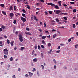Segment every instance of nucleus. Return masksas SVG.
Segmentation results:
<instances>
[{"instance_id": "36", "label": "nucleus", "mask_w": 78, "mask_h": 78, "mask_svg": "<svg viewBox=\"0 0 78 78\" xmlns=\"http://www.w3.org/2000/svg\"><path fill=\"white\" fill-rule=\"evenodd\" d=\"M34 20H36L37 19H36V17L34 16Z\"/></svg>"}, {"instance_id": "20", "label": "nucleus", "mask_w": 78, "mask_h": 78, "mask_svg": "<svg viewBox=\"0 0 78 78\" xmlns=\"http://www.w3.org/2000/svg\"><path fill=\"white\" fill-rule=\"evenodd\" d=\"M22 16H23L24 17H25L26 18H27V17H26V16H25V14L24 13H23L22 14Z\"/></svg>"}, {"instance_id": "42", "label": "nucleus", "mask_w": 78, "mask_h": 78, "mask_svg": "<svg viewBox=\"0 0 78 78\" xmlns=\"http://www.w3.org/2000/svg\"><path fill=\"white\" fill-rule=\"evenodd\" d=\"M36 5L37 6H39V5H40V3H36Z\"/></svg>"}, {"instance_id": "9", "label": "nucleus", "mask_w": 78, "mask_h": 78, "mask_svg": "<svg viewBox=\"0 0 78 78\" xmlns=\"http://www.w3.org/2000/svg\"><path fill=\"white\" fill-rule=\"evenodd\" d=\"M26 6L28 9H30V7L28 5H26Z\"/></svg>"}, {"instance_id": "18", "label": "nucleus", "mask_w": 78, "mask_h": 78, "mask_svg": "<svg viewBox=\"0 0 78 78\" xmlns=\"http://www.w3.org/2000/svg\"><path fill=\"white\" fill-rule=\"evenodd\" d=\"M42 69L43 70H44V66L43 65H41Z\"/></svg>"}, {"instance_id": "32", "label": "nucleus", "mask_w": 78, "mask_h": 78, "mask_svg": "<svg viewBox=\"0 0 78 78\" xmlns=\"http://www.w3.org/2000/svg\"><path fill=\"white\" fill-rule=\"evenodd\" d=\"M10 60L11 61H13V58H12V57H11L10 58Z\"/></svg>"}, {"instance_id": "55", "label": "nucleus", "mask_w": 78, "mask_h": 78, "mask_svg": "<svg viewBox=\"0 0 78 78\" xmlns=\"http://www.w3.org/2000/svg\"><path fill=\"white\" fill-rule=\"evenodd\" d=\"M51 3H47V5H51Z\"/></svg>"}, {"instance_id": "38", "label": "nucleus", "mask_w": 78, "mask_h": 78, "mask_svg": "<svg viewBox=\"0 0 78 78\" xmlns=\"http://www.w3.org/2000/svg\"><path fill=\"white\" fill-rule=\"evenodd\" d=\"M24 3L25 4V5H28V2L26 1V2H24Z\"/></svg>"}, {"instance_id": "39", "label": "nucleus", "mask_w": 78, "mask_h": 78, "mask_svg": "<svg viewBox=\"0 0 78 78\" xmlns=\"http://www.w3.org/2000/svg\"><path fill=\"white\" fill-rule=\"evenodd\" d=\"M41 47L42 48H45V47H44V45H41Z\"/></svg>"}, {"instance_id": "50", "label": "nucleus", "mask_w": 78, "mask_h": 78, "mask_svg": "<svg viewBox=\"0 0 78 78\" xmlns=\"http://www.w3.org/2000/svg\"><path fill=\"white\" fill-rule=\"evenodd\" d=\"M35 70H36V69L35 68H34L33 69V70H32V71L33 72H34L35 71Z\"/></svg>"}, {"instance_id": "47", "label": "nucleus", "mask_w": 78, "mask_h": 78, "mask_svg": "<svg viewBox=\"0 0 78 78\" xmlns=\"http://www.w3.org/2000/svg\"><path fill=\"white\" fill-rule=\"evenodd\" d=\"M38 30L40 32H42V30L41 29H38Z\"/></svg>"}, {"instance_id": "54", "label": "nucleus", "mask_w": 78, "mask_h": 78, "mask_svg": "<svg viewBox=\"0 0 78 78\" xmlns=\"http://www.w3.org/2000/svg\"><path fill=\"white\" fill-rule=\"evenodd\" d=\"M64 26H62V27H59V28H64Z\"/></svg>"}, {"instance_id": "5", "label": "nucleus", "mask_w": 78, "mask_h": 78, "mask_svg": "<svg viewBox=\"0 0 78 78\" xmlns=\"http://www.w3.org/2000/svg\"><path fill=\"white\" fill-rule=\"evenodd\" d=\"M51 23L52 25H55V20H51Z\"/></svg>"}, {"instance_id": "19", "label": "nucleus", "mask_w": 78, "mask_h": 78, "mask_svg": "<svg viewBox=\"0 0 78 78\" xmlns=\"http://www.w3.org/2000/svg\"><path fill=\"white\" fill-rule=\"evenodd\" d=\"M63 18L64 19V20H67V18L66 16H64L63 17Z\"/></svg>"}, {"instance_id": "25", "label": "nucleus", "mask_w": 78, "mask_h": 78, "mask_svg": "<svg viewBox=\"0 0 78 78\" xmlns=\"http://www.w3.org/2000/svg\"><path fill=\"white\" fill-rule=\"evenodd\" d=\"M16 22H17V21L16 20H14L13 21V23H14V24H16Z\"/></svg>"}, {"instance_id": "48", "label": "nucleus", "mask_w": 78, "mask_h": 78, "mask_svg": "<svg viewBox=\"0 0 78 78\" xmlns=\"http://www.w3.org/2000/svg\"><path fill=\"white\" fill-rule=\"evenodd\" d=\"M71 41V38H69L68 39V42H70Z\"/></svg>"}, {"instance_id": "41", "label": "nucleus", "mask_w": 78, "mask_h": 78, "mask_svg": "<svg viewBox=\"0 0 78 78\" xmlns=\"http://www.w3.org/2000/svg\"><path fill=\"white\" fill-rule=\"evenodd\" d=\"M42 44H45V41L44 40L42 41Z\"/></svg>"}, {"instance_id": "6", "label": "nucleus", "mask_w": 78, "mask_h": 78, "mask_svg": "<svg viewBox=\"0 0 78 78\" xmlns=\"http://www.w3.org/2000/svg\"><path fill=\"white\" fill-rule=\"evenodd\" d=\"M9 16L11 18H12L14 17V13H11L9 14Z\"/></svg>"}, {"instance_id": "15", "label": "nucleus", "mask_w": 78, "mask_h": 78, "mask_svg": "<svg viewBox=\"0 0 78 78\" xmlns=\"http://www.w3.org/2000/svg\"><path fill=\"white\" fill-rule=\"evenodd\" d=\"M60 14H64V15H67V13H61Z\"/></svg>"}, {"instance_id": "57", "label": "nucleus", "mask_w": 78, "mask_h": 78, "mask_svg": "<svg viewBox=\"0 0 78 78\" xmlns=\"http://www.w3.org/2000/svg\"><path fill=\"white\" fill-rule=\"evenodd\" d=\"M2 31H3V29H2V28H0V32Z\"/></svg>"}, {"instance_id": "21", "label": "nucleus", "mask_w": 78, "mask_h": 78, "mask_svg": "<svg viewBox=\"0 0 78 78\" xmlns=\"http://www.w3.org/2000/svg\"><path fill=\"white\" fill-rule=\"evenodd\" d=\"M56 37V34H54V35L53 36V38H55V37Z\"/></svg>"}, {"instance_id": "29", "label": "nucleus", "mask_w": 78, "mask_h": 78, "mask_svg": "<svg viewBox=\"0 0 78 78\" xmlns=\"http://www.w3.org/2000/svg\"><path fill=\"white\" fill-rule=\"evenodd\" d=\"M73 12H76V9H73Z\"/></svg>"}, {"instance_id": "1", "label": "nucleus", "mask_w": 78, "mask_h": 78, "mask_svg": "<svg viewBox=\"0 0 78 78\" xmlns=\"http://www.w3.org/2000/svg\"><path fill=\"white\" fill-rule=\"evenodd\" d=\"M3 51H4V53L5 55H8V51L7 48L4 49L3 50Z\"/></svg>"}, {"instance_id": "26", "label": "nucleus", "mask_w": 78, "mask_h": 78, "mask_svg": "<svg viewBox=\"0 0 78 78\" xmlns=\"http://www.w3.org/2000/svg\"><path fill=\"white\" fill-rule=\"evenodd\" d=\"M48 47H50V46L51 45V43H49L48 44Z\"/></svg>"}, {"instance_id": "51", "label": "nucleus", "mask_w": 78, "mask_h": 78, "mask_svg": "<svg viewBox=\"0 0 78 78\" xmlns=\"http://www.w3.org/2000/svg\"><path fill=\"white\" fill-rule=\"evenodd\" d=\"M41 56L42 58H43V57H44V56L43 55V54H42V53H41Z\"/></svg>"}, {"instance_id": "60", "label": "nucleus", "mask_w": 78, "mask_h": 78, "mask_svg": "<svg viewBox=\"0 0 78 78\" xmlns=\"http://www.w3.org/2000/svg\"><path fill=\"white\" fill-rule=\"evenodd\" d=\"M42 22H40V24L41 25H42Z\"/></svg>"}, {"instance_id": "11", "label": "nucleus", "mask_w": 78, "mask_h": 78, "mask_svg": "<svg viewBox=\"0 0 78 78\" xmlns=\"http://www.w3.org/2000/svg\"><path fill=\"white\" fill-rule=\"evenodd\" d=\"M33 61H34V62H37V59L36 58H34L33 59Z\"/></svg>"}, {"instance_id": "49", "label": "nucleus", "mask_w": 78, "mask_h": 78, "mask_svg": "<svg viewBox=\"0 0 78 78\" xmlns=\"http://www.w3.org/2000/svg\"><path fill=\"white\" fill-rule=\"evenodd\" d=\"M54 68L55 69H56V65H55L54 66Z\"/></svg>"}, {"instance_id": "33", "label": "nucleus", "mask_w": 78, "mask_h": 78, "mask_svg": "<svg viewBox=\"0 0 78 78\" xmlns=\"http://www.w3.org/2000/svg\"><path fill=\"white\" fill-rule=\"evenodd\" d=\"M0 5L2 6V7H4V6H5V5L3 4H1Z\"/></svg>"}, {"instance_id": "7", "label": "nucleus", "mask_w": 78, "mask_h": 78, "mask_svg": "<svg viewBox=\"0 0 78 78\" xmlns=\"http://www.w3.org/2000/svg\"><path fill=\"white\" fill-rule=\"evenodd\" d=\"M28 73H29L30 77L31 76H32V75H33V73H32L30 72H29Z\"/></svg>"}, {"instance_id": "58", "label": "nucleus", "mask_w": 78, "mask_h": 78, "mask_svg": "<svg viewBox=\"0 0 78 78\" xmlns=\"http://www.w3.org/2000/svg\"><path fill=\"white\" fill-rule=\"evenodd\" d=\"M19 34V32H18L16 31L15 33L16 34Z\"/></svg>"}, {"instance_id": "62", "label": "nucleus", "mask_w": 78, "mask_h": 78, "mask_svg": "<svg viewBox=\"0 0 78 78\" xmlns=\"http://www.w3.org/2000/svg\"><path fill=\"white\" fill-rule=\"evenodd\" d=\"M16 6H14V9L15 10H16Z\"/></svg>"}, {"instance_id": "27", "label": "nucleus", "mask_w": 78, "mask_h": 78, "mask_svg": "<svg viewBox=\"0 0 78 78\" xmlns=\"http://www.w3.org/2000/svg\"><path fill=\"white\" fill-rule=\"evenodd\" d=\"M76 27V26L75 25V24H73V28H75Z\"/></svg>"}, {"instance_id": "31", "label": "nucleus", "mask_w": 78, "mask_h": 78, "mask_svg": "<svg viewBox=\"0 0 78 78\" xmlns=\"http://www.w3.org/2000/svg\"><path fill=\"white\" fill-rule=\"evenodd\" d=\"M53 62H54V63H55V64H56L57 62H56V60H55V59H54L53 60Z\"/></svg>"}, {"instance_id": "17", "label": "nucleus", "mask_w": 78, "mask_h": 78, "mask_svg": "<svg viewBox=\"0 0 78 78\" xmlns=\"http://www.w3.org/2000/svg\"><path fill=\"white\" fill-rule=\"evenodd\" d=\"M61 1H58V3L59 6H61Z\"/></svg>"}, {"instance_id": "59", "label": "nucleus", "mask_w": 78, "mask_h": 78, "mask_svg": "<svg viewBox=\"0 0 78 78\" xmlns=\"http://www.w3.org/2000/svg\"><path fill=\"white\" fill-rule=\"evenodd\" d=\"M3 41H0V44H2L3 43Z\"/></svg>"}, {"instance_id": "16", "label": "nucleus", "mask_w": 78, "mask_h": 78, "mask_svg": "<svg viewBox=\"0 0 78 78\" xmlns=\"http://www.w3.org/2000/svg\"><path fill=\"white\" fill-rule=\"evenodd\" d=\"M14 41H12L11 43V45L12 46H13Z\"/></svg>"}, {"instance_id": "35", "label": "nucleus", "mask_w": 78, "mask_h": 78, "mask_svg": "<svg viewBox=\"0 0 78 78\" xmlns=\"http://www.w3.org/2000/svg\"><path fill=\"white\" fill-rule=\"evenodd\" d=\"M4 59H6V58H7V56L4 55Z\"/></svg>"}, {"instance_id": "14", "label": "nucleus", "mask_w": 78, "mask_h": 78, "mask_svg": "<svg viewBox=\"0 0 78 78\" xmlns=\"http://www.w3.org/2000/svg\"><path fill=\"white\" fill-rule=\"evenodd\" d=\"M1 28H2L3 29H5V28H5V27L3 25H2Z\"/></svg>"}, {"instance_id": "12", "label": "nucleus", "mask_w": 78, "mask_h": 78, "mask_svg": "<svg viewBox=\"0 0 78 78\" xmlns=\"http://www.w3.org/2000/svg\"><path fill=\"white\" fill-rule=\"evenodd\" d=\"M46 37H47V36H43L42 37V39H44Z\"/></svg>"}, {"instance_id": "3", "label": "nucleus", "mask_w": 78, "mask_h": 78, "mask_svg": "<svg viewBox=\"0 0 78 78\" xmlns=\"http://www.w3.org/2000/svg\"><path fill=\"white\" fill-rule=\"evenodd\" d=\"M21 20L23 23H25V22H26V19H25V18L22 17H21Z\"/></svg>"}, {"instance_id": "30", "label": "nucleus", "mask_w": 78, "mask_h": 78, "mask_svg": "<svg viewBox=\"0 0 78 78\" xmlns=\"http://www.w3.org/2000/svg\"><path fill=\"white\" fill-rule=\"evenodd\" d=\"M49 13L50 14H52V11H49Z\"/></svg>"}, {"instance_id": "45", "label": "nucleus", "mask_w": 78, "mask_h": 78, "mask_svg": "<svg viewBox=\"0 0 78 78\" xmlns=\"http://www.w3.org/2000/svg\"><path fill=\"white\" fill-rule=\"evenodd\" d=\"M37 45H36L34 47L35 49H37Z\"/></svg>"}, {"instance_id": "56", "label": "nucleus", "mask_w": 78, "mask_h": 78, "mask_svg": "<svg viewBox=\"0 0 78 78\" xmlns=\"http://www.w3.org/2000/svg\"><path fill=\"white\" fill-rule=\"evenodd\" d=\"M69 8L70 9H72V8L71 6L69 7Z\"/></svg>"}, {"instance_id": "34", "label": "nucleus", "mask_w": 78, "mask_h": 78, "mask_svg": "<svg viewBox=\"0 0 78 78\" xmlns=\"http://www.w3.org/2000/svg\"><path fill=\"white\" fill-rule=\"evenodd\" d=\"M78 44H76L75 46V48H77V47H78Z\"/></svg>"}, {"instance_id": "10", "label": "nucleus", "mask_w": 78, "mask_h": 78, "mask_svg": "<svg viewBox=\"0 0 78 78\" xmlns=\"http://www.w3.org/2000/svg\"><path fill=\"white\" fill-rule=\"evenodd\" d=\"M2 14H4V15H6V12L4 11H2Z\"/></svg>"}, {"instance_id": "22", "label": "nucleus", "mask_w": 78, "mask_h": 78, "mask_svg": "<svg viewBox=\"0 0 78 78\" xmlns=\"http://www.w3.org/2000/svg\"><path fill=\"white\" fill-rule=\"evenodd\" d=\"M55 20L57 22H59V20L58 19V18L56 19Z\"/></svg>"}, {"instance_id": "13", "label": "nucleus", "mask_w": 78, "mask_h": 78, "mask_svg": "<svg viewBox=\"0 0 78 78\" xmlns=\"http://www.w3.org/2000/svg\"><path fill=\"white\" fill-rule=\"evenodd\" d=\"M24 49H25V47H23L21 48L20 50H24Z\"/></svg>"}, {"instance_id": "28", "label": "nucleus", "mask_w": 78, "mask_h": 78, "mask_svg": "<svg viewBox=\"0 0 78 78\" xmlns=\"http://www.w3.org/2000/svg\"><path fill=\"white\" fill-rule=\"evenodd\" d=\"M55 8L56 9H59V7H58V6L57 5L55 6Z\"/></svg>"}, {"instance_id": "4", "label": "nucleus", "mask_w": 78, "mask_h": 78, "mask_svg": "<svg viewBox=\"0 0 78 78\" xmlns=\"http://www.w3.org/2000/svg\"><path fill=\"white\" fill-rule=\"evenodd\" d=\"M54 12H56V14H59L61 12V11L59 10H55L54 11Z\"/></svg>"}, {"instance_id": "8", "label": "nucleus", "mask_w": 78, "mask_h": 78, "mask_svg": "<svg viewBox=\"0 0 78 78\" xmlns=\"http://www.w3.org/2000/svg\"><path fill=\"white\" fill-rule=\"evenodd\" d=\"M25 34H27V35H31V33L30 32H25Z\"/></svg>"}, {"instance_id": "37", "label": "nucleus", "mask_w": 78, "mask_h": 78, "mask_svg": "<svg viewBox=\"0 0 78 78\" xmlns=\"http://www.w3.org/2000/svg\"><path fill=\"white\" fill-rule=\"evenodd\" d=\"M70 4H73L75 3V2H70Z\"/></svg>"}, {"instance_id": "46", "label": "nucleus", "mask_w": 78, "mask_h": 78, "mask_svg": "<svg viewBox=\"0 0 78 78\" xmlns=\"http://www.w3.org/2000/svg\"><path fill=\"white\" fill-rule=\"evenodd\" d=\"M60 51H61L58 50V51H56V53H59V52H60Z\"/></svg>"}, {"instance_id": "24", "label": "nucleus", "mask_w": 78, "mask_h": 78, "mask_svg": "<svg viewBox=\"0 0 78 78\" xmlns=\"http://www.w3.org/2000/svg\"><path fill=\"white\" fill-rule=\"evenodd\" d=\"M22 11L24 13H26V10L24 9L22 10Z\"/></svg>"}, {"instance_id": "61", "label": "nucleus", "mask_w": 78, "mask_h": 78, "mask_svg": "<svg viewBox=\"0 0 78 78\" xmlns=\"http://www.w3.org/2000/svg\"><path fill=\"white\" fill-rule=\"evenodd\" d=\"M52 32H54V31L55 32V31H56V30H55V29H53L52 30Z\"/></svg>"}, {"instance_id": "52", "label": "nucleus", "mask_w": 78, "mask_h": 78, "mask_svg": "<svg viewBox=\"0 0 78 78\" xmlns=\"http://www.w3.org/2000/svg\"><path fill=\"white\" fill-rule=\"evenodd\" d=\"M12 77L13 78H16V76H15V75L12 76Z\"/></svg>"}, {"instance_id": "23", "label": "nucleus", "mask_w": 78, "mask_h": 78, "mask_svg": "<svg viewBox=\"0 0 78 78\" xmlns=\"http://www.w3.org/2000/svg\"><path fill=\"white\" fill-rule=\"evenodd\" d=\"M12 6L11 5L10 8H9V10L10 11H11L12 10Z\"/></svg>"}, {"instance_id": "44", "label": "nucleus", "mask_w": 78, "mask_h": 78, "mask_svg": "<svg viewBox=\"0 0 78 78\" xmlns=\"http://www.w3.org/2000/svg\"><path fill=\"white\" fill-rule=\"evenodd\" d=\"M7 43L8 44H9V43H10V42L9 41V40H7Z\"/></svg>"}, {"instance_id": "2", "label": "nucleus", "mask_w": 78, "mask_h": 78, "mask_svg": "<svg viewBox=\"0 0 78 78\" xmlns=\"http://www.w3.org/2000/svg\"><path fill=\"white\" fill-rule=\"evenodd\" d=\"M19 37L20 42H22V41H23V37L22 36V34H20L19 35Z\"/></svg>"}, {"instance_id": "63", "label": "nucleus", "mask_w": 78, "mask_h": 78, "mask_svg": "<svg viewBox=\"0 0 78 78\" xmlns=\"http://www.w3.org/2000/svg\"><path fill=\"white\" fill-rule=\"evenodd\" d=\"M58 50H59L60 49V46H58V47L57 48Z\"/></svg>"}, {"instance_id": "53", "label": "nucleus", "mask_w": 78, "mask_h": 78, "mask_svg": "<svg viewBox=\"0 0 78 78\" xmlns=\"http://www.w3.org/2000/svg\"><path fill=\"white\" fill-rule=\"evenodd\" d=\"M44 27H46V24L45 23H44Z\"/></svg>"}, {"instance_id": "64", "label": "nucleus", "mask_w": 78, "mask_h": 78, "mask_svg": "<svg viewBox=\"0 0 78 78\" xmlns=\"http://www.w3.org/2000/svg\"><path fill=\"white\" fill-rule=\"evenodd\" d=\"M25 76H26V77H28V75L27 74H26L25 75Z\"/></svg>"}, {"instance_id": "43", "label": "nucleus", "mask_w": 78, "mask_h": 78, "mask_svg": "<svg viewBox=\"0 0 78 78\" xmlns=\"http://www.w3.org/2000/svg\"><path fill=\"white\" fill-rule=\"evenodd\" d=\"M38 49L39 50L41 49V47H40L39 45L38 46Z\"/></svg>"}, {"instance_id": "40", "label": "nucleus", "mask_w": 78, "mask_h": 78, "mask_svg": "<svg viewBox=\"0 0 78 78\" xmlns=\"http://www.w3.org/2000/svg\"><path fill=\"white\" fill-rule=\"evenodd\" d=\"M51 5L52 6H55V5L52 3H51Z\"/></svg>"}]
</instances>
